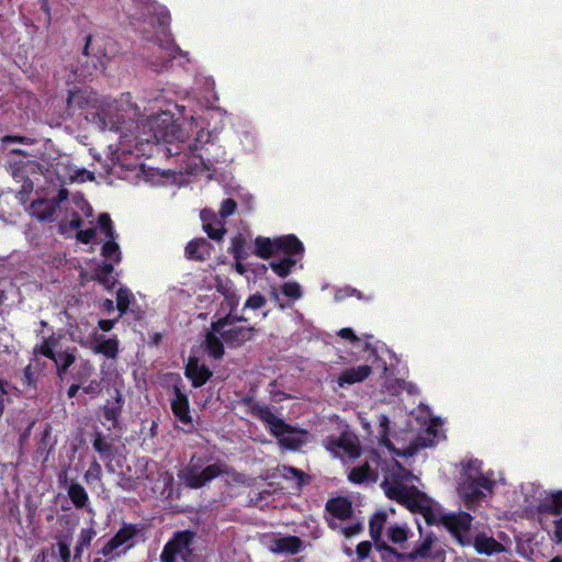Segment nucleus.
<instances>
[{
	"label": "nucleus",
	"mask_w": 562,
	"mask_h": 562,
	"mask_svg": "<svg viewBox=\"0 0 562 562\" xmlns=\"http://www.w3.org/2000/svg\"><path fill=\"white\" fill-rule=\"evenodd\" d=\"M440 522L447 528L452 537L464 546L465 535L469 532L472 525V516L467 512H459L456 514H446L440 518Z\"/></svg>",
	"instance_id": "423d86ee"
},
{
	"label": "nucleus",
	"mask_w": 562,
	"mask_h": 562,
	"mask_svg": "<svg viewBox=\"0 0 562 562\" xmlns=\"http://www.w3.org/2000/svg\"><path fill=\"white\" fill-rule=\"evenodd\" d=\"M428 506H430L429 501L424 496L416 495L407 498V507L412 513L422 515Z\"/></svg>",
	"instance_id": "c03bdc74"
},
{
	"label": "nucleus",
	"mask_w": 562,
	"mask_h": 562,
	"mask_svg": "<svg viewBox=\"0 0 562 562\" xmlns=\"http://www.w3.org/2000/svg\"><path fill=\"white\" fill-rule=\"evenodd\" d=\"M52 361H54V363L56 364L57 375L59 378H63V375L76 361V348H74L72 350L57 352V355Z\"/></svg>",
	"instance_id": "5701e85b"
},
{
	"label": "nucleus",
	"mask_w": 562,
	"mask_h": 562,
	"mask_svg": "<svg viewBox=\"0 0 562 562\" xmlns=\"http://www.w3.org/2000/svg\"><path fill=\"white\" fill-rule=\"evenodd\" d=\"M281 292L290 297V299H293V300H299L303 293H302V290H301V285L295 282V281H292V282H285L282 286H281Z\"/></svg>",
	"instance_id": "49530a36"
},
{
	"label": "nucleus",
	"mask_w": 562,
	"mask_h": 562,
	"mask_svg": "<svg viewBox=\"0 0 562 562\" xmlns=\"http://www.w3.org/2000/svg\"><path fill=\"white\" fill-rule=\"evenodd\" d=\"M362 531H363V525H362V522H359V521L355 522L350 526L344 527L341 529V532L346 538H351L353 536L361 533Z\"/></svg>",
	"instance_id": "4d7b16f0"
},
{
	"label": "nucleus",
	"mask_w": 562,
	"mask_h": 562,
	"mask_svg": "<svg viewBox=\"0 0 562 562\" xmlns=\"http://www.w3.org/2000/svg\"><path fill=\"white\" fill-rule=\"evenodd\" d=\"M276 255L283 254L284 257L302 258L304 254L303 243L293 234L274 238Z\"/></svg>",
	"instance_id": "1a4fd4ad"
},
{
	"label": "nucleus",
	"mask_w": 562,
	"mask_h": 562,
	"mask_svg": "<svg viewBox=\"0 0 562 562\" xmlns=\"http://www.w3.org/2000/svg\"><path fill=\"white\" fill-rule=\"evenodd\" d=\"M120 546L111 538L99 551L103 557H110Z\"/></svg>",
	"instance_id": "052dcab7"
},
{
	"label": "nucleus",
	"mask_w": 562,
	"mask_h": 562,
	"mask_svg": "<svg viewBox=\"0 0 562 562\" xmlns=\"http://www.w3.org/2000/svg\"><path fill=\"white\" fill-rule=\"evenodd\" d=\"M432 542H434L432 535L426 536V538L419 546H417L412 552L407 553V559L415 560L417 558L429 557V552H430Z\"/></svg>",
	"instance_id": "58836bf2"
},
{
	"label": "nucleus",
	"mask_w": 562,
	"mask_h": 562,
	"mask_svg": "<svg viewBox=\"0 0 562 562\" xmlns=\"http://www.w3.org/2000/svg\"><path fill=\"white\" fill-rule=\"evenodd\" d=\"M92 447L101 456V459L109 460L106 469L109 472H113L114 470L111 465V461L114 457V447L109 440H106L102 431H95L93 434Z\"/></svg>",
	"instance_id": "dca6fc26"
},
{
	"label": "nucleus",
	"mask_w": 562,
	"mask_h": 562,
	"mask_svg": "<svg viewBox=\"0 0 562 562\" xmlns=\"http://www.w3.org/2000/svg\"><path fill=\"white\" fill-rule=\"evenodd\" d=\"M201 221L203 223V225H206L207 223H211V222H214L216 223V221H220L217 218V215L212 211V210H203L201 212Z\"/></svg>",
	"instance_id": "680f3d73"
},
{
	"label": "nucleus",
	"mask_w": 562,
	"mask_h": 562,
	"mask_svg": "<svg viewBox=\"0 0 562 562\" xmlns=\"http://www.w3.org/2000/svg\"><path fill=\"white\" fill-rule=\"evenodd\" d=\"M371 550H372V543L370 541L366 540V541L359 542L356 548V553H357L358 560H360V561L366 560L369 557Z\"/></svg>",
	"instance_id": "5fc2aeb1"
},
{
	"label": "nucleus",
	"mask_w": 562,
	"mask_h": 562,
	"mask_svg": "<svg viewBox=\"0 0 562 562\" xmlns=\"http://www.w3.org/2000/svg\"><path fill=\"white\" fill-rule=\"evenodd\" d=\"M102 390H103L102 382H101V380H97V379L90 380L87 385L82 386V392L85 394H89L93 397L100 395Z\"/></svg>",
	"instance_id": "603ef678"
},
{
	"label": "nucleus",
	"mask_w": 562,
	"mask_h": 562,
	"mask_svg": "<svg viewBox=\"0 0 562 562\" xmlns=\"http://www.w3.org/2000/svg\"><path fill=\"white\" fill-rule=\"evenodd\" d=\"M387 520V514L384 510L375 512L369 520V533L374 544L382 540V532Z\"/></svg>",
	"instance_id": "aec40b11"
},
{
	"label": "nucleus",
	"mask_w": 562,
	"mask_h": 562,
	"mask_svg": "<svg viewBox=\"0 0 562 562\" xmlns=\"http://www.w3.org/2000/svg\"><path fill=\"white\" fill-rule=\"evenodd\" d=\"M56 345L57 339L54 338L53 336H49L47 338H44L41 345L34 348V352L53 360L57 355V352H55L54 350Z\"/></svg>",
	"instance_id": "c9c22d12"
},
{
	"label": "nucleus",
	"mask_w": 562,
	"mask_h": 562,
	"mask_svg": "<svg viewBox=\"0 0 562 562\" xmlns=\"http://www.w3.org/2000/svg\"><path fill=\"white\" fill-rule=\"evenodd\" d=\"M422 515L428 526L437 525L438 522H440V519H438L437 514L432 509L431 505L428 506V508L425 509V512Z\"/></svg>",
	"instance_id": "13d9d810"
},
{
	"label": "nucleus",
	"mask_w": 562,
	"mask_h": 562,
	"mask_svg": "<svg viewBox=\"0 0 562 562\" xmlns=\"http://www.w3.org/2000/svg\"><path fill=\"white\" fill-rule=\"evenodd\" d=\"M120 546L111 538L99 551L103 557H110Z\"/></svg>",
	"instance_id": "bf43d9fd"
},
{
	"label": "nucleus",
	"mask_w": 562,
	"mask_h": 562,
	"mask_svg": "<svg viewBox=\"0 0 562 562\" xmlns=\"http://www.w3.org/2000/svg\"><path fill=\"white\" fill-rule=\"evenodd\" d=\"M300 258L283 257L269 263L272 271L280 278H286L299 262Z\"/></svg>",
	"instance_id": "c85d7f7f"
},
{
	"label": "nucleus",
	"mask_w": 562,
	"mask_h": 562,
	"mask_svg": "<svg viewBox=\"0 0 562 562\" xmlns=\"http://www.w3.org/2000/svg\"><path fill=\"white\" fill-rule=\"evenodd\" d=\"M379 427H380V434H379L380 445L387 448L389 450H394V446L389 438L390 419L386 415L381 414L379 416Z\"/></svg>",
	"instance_id": "72a5a7b5"
},
{
	"label": "nucleus",
	"mask_w": 562,
	"mask_h": 562,
	"mask_svg": "<svg viewBox=\"0 0 562 562\" xmlns=\"http://www.w3.org/2000/svg\"><path fill=\"white\" fill-rule=\"evenodd\" d=\"M217 333L225 345L231 349H237L243 347L246 342L251 341L258 329L255 326H228L221 330H213Z\"/></svg>",
	"instance_id": "39448f33"
},
{
	"label": "nucleus",
	"mask_w": 562,
	"mask_h": 562,
	"mask_svg": "<svg viewBox=\"0 0 562 562\" xmlns=\"http://www.w3.org/2000/svg\"><path fill=\"white\" fill-rule=\"evenodd\" d=\"M303 548V542L297 536L276 538L271 544V551L276 553L296 554Z\"/></svg>",
	"instance_id": "2eb2a0df"
},
{
	"label": "nucleus",
	"mask_w": 562,
	"mask_h": 562,
	"mask_svg": "<svg viewBox=\"0 0 562 562\" xmlns=\"http://www.w3.org/2000/svg\"><path fill=\"white\" fill-rule=\"evenodd\" d=\"M266 303H267V300H266L265 295H262L261 293L257 292L255 294H251L246 300L243 310H246V308L259 310V308L263 307L266 305Z\"/></svg>",
	"instance_id": "09e8293b"
},
{
	"label": "nucleus",
	"mask_w": 562,
	"mask_h": 562,
	"mask_svg": "<svg viewBox=\"0 0 562 562\" xmlns=\"http://www.w3.org/2000/svg\"><path fill=\"white\" fill-rule=\"evenodd\" d=\"M57 548H58V557L61 562H75L74 559L71 560V550L70 544L65 539H59L57 541Z\"/></svg>",
	"instance_id": "8fccbe9b"
},
{
	"label": "nucleus",
	"mask_w": 562,
	"mask_h": 562,
	"mask_svg": "<svg viewBox=\"0 0 562 562\" xmlns=\"http://www.w3.org/2000/svg\"><path fill=\"white\" fill-rule=\"evenodd\" d=\"M246 238L243 234H237L232 238L228 252L236 262H241L248 258L249 252L246 248Z\"/></svg>",
	"instance_id": "393cba45"
},
{
	"label": "nucleus",
	"mask_w": 562,
	"mask_h": 562,
	"mask_svg": "<svg viewBox=\"0 0 562 562\" xmlns=\"http://www.w3.org/2000/svg\"><path fill=\"white\" fill-rule=\"evenodd\" d=\"M98 224L105 238H115L113 222L108 213H101L98 217Z\"/></svg>",
	"instance_id": "37998d69"
},
{
	"label": "nucleus",
	"mask_w": 562,
	"mask_h": 562,
	"mask_svg": "<svg viewBox=\"0 0 562 562\" xmlns=\"http://www.w3.org/2000/svg\"><path fill=\"white\" fill-rule=\"evenodd\" d=\"M474 549L480 554L492 555L501 553L505 550L504 546L495 540L493 537H487L484 533H479L474 539Z\"/></svg>",
	"instance_id": "f3484780"
},
{
	"label": "nucleus",
	"mask_w": 562,
	"mask_h": 562,
	"mask_svg": "<svg viewBox=\"0 0 562 562\" xmlns=\"http://www.w3.org/2000/svg\"><path fill=\"white\" fill-rule=\"evenodd\" d=\"M338 335L344 339H348L350 341H358V337L356 336L355 331L349 327L341 328L338 331Z\"/></svg>",
	"instance_id": "0e129e2a"
},
{
	"label": "nucleus",
	"mask_w": 562,
	"mask_h": 562,
	"mask_svg": "<svg viewBox=\"0 0 562 562\" xmlns=\"http://www.w3.org/2000/svg\"><path fill=\"white\" fill-rule=\"evenodd\" d=\"M247 322V318L243 315H238L237 313H234L233 310L229 311L228 314H226L223 317H220L216 321H213L211 323L212 330H221L224 327L228 326H237V323H245Z\"/></svg>",
	"instance_id": "c756f323"
},
{
	"label": "nucleus",
	"mask_w": 562,
	"mask_h": 562,
	"mask_svg": "<svg viewBox=\"0 0 562 562\" xmlns=\"http://www.w3.org/2000/svg\"><path fill=\"white\" fill-rule=\"evenodd\" d=\"M372 373V368L368 364H362L344 370L337 376V384L340 387L351 385L364 381Z\"/></svg>",
	"instance_id": "f8f14e48"
},
{
	"label": "nucleus",
	"mask_w": 562,
	"mask_h": 562,
	"mask_svg": "<svg viewBox=\"0 0 562 562\" xmlns=\"http://www.w3.org/2000/svg\"><path fill=\"white\" fill-rule=\"evenodd\" d=\"M212 248V244L205 238H194L187 244L184 256L188 260L204 261L210 257Z\"/></svg>",
	"instance_id": "9b49d317"
},
{
	"label": "nucleus",
	"mask_w": 562,
	"mask_h": 562,
	"mask_svg": "<svg viewBox=\"0 0 562 562\" xmlns=\"http://www.w3.org/2000/svg\"><path fill=\"white\" fill-rule=\"evenodd\" d=\"M113 271L114 267L111 262L102 261L93 268L90 279L99 282L106 290H112L117 283L116 278L113 277Z\"/></svg>",
	"instance_id": "4468645a"
},
{
	"label": "nucleus",
	"mask_w": 562,
	"mask_h": 562,
	"mask_svg": "<svg viewBox=\"0 0 562 562\" xmlns=\"http://www.w3.org/2000/svg\"><path fill=\"white\" fill-rule=\"evenodd\" d=\"M195 536L191 530L175 532L162 548L160 562H176L178 555L183 562H191Z\"/></svg>",
	"instance_id": "7ed1b4c3"
},
{
	"label": "nucleus",
	"mask_w": 562,
	"mask_h": 562,
	"mask_svg": "<svg viewBox=\"0 0 562 562\" xmlns=\"http://www.w3.org/2000/svg\"><path fill=\"white\" fill-rule=\"evenodd\" d=\"M95 237V228H87V229H79L76 234V238L81 244L88 245L90 244Z\"/></svg>",
	"instance_id": "864d4df0"
},
{
	"label": "nucleus",
	"mask_w": 562,
	"mask_h": 562,
	"mask_svg": "<svg viewBox=\"0 0 562 562\" xmlns=\"http://www.w3.org/2000/svg\"><path fill=\"white\" fill-rule=\"evenodd\" d=\"M205 350L210 357L221 360L225 353V342L217 333L212 329L205 336Z\"/></svg>",
	"instance_id": "6ab92c4d"
},
{
	"label": "nucleus",
	"mask_w": 562,
	"mask_h": 562,
	"mask_svg": "<svg viewBox=\"0 0 562 562\" xmlns=\"http://www.w3.org/2000/svg\"><path fill=\"white\" fill-rule=\"evenodd\" d=\"M284 477H294L299 488L310 483L311 477L300 469L293 467H284Z\"/></svg>",
	"instance_id": "a19ab883"
},
{
	"label": "nucleus",
	"mask_w": 562,
	"mask_h": 562,
	"mask_svg": "<svg viewBox=\"0 0 562 562\" xmlns=\"http://www.w3.org/2000/svg\"><path fill=\"white\" fill-rule=\"evenodd\" d=\"M95 535L97 531L93 528H82L80 530L79 538L75 546L74 561L80 562L83 550L90 547L91 541L95 537Z\"/></svg>",
	"instance_id": "a878e982"
},
{
	"label": "nucleus",
	"mask_w": 562,
	"mask_h": 562,
	"mask_svg": "<svg viewBox=\"0 0 562 562\" xmlns=\"http://www.w3.org/2000/svg\"><path fill=\"white\" fill-rule=\"evenodd\" d=\"M67 493L69 499L71 501L72 505L76 508L81 509L87 506L89 502V496L81 484L77 482H71L67 490Z\"/></svg>",
	"instance_id": "b1692460"
},
{
	"label": "nucleus",
	"mask_w": 562,
	"mask_h": 562,
	"mask_svg": "<svg viewBox=\"0 0 562 562\" xmlns=\"http://www.w3.org/2000/svg\"><path fill=\"white\" fill-rule=\"evenodd\" d=\"M93 371V367L89 361H85L81 363L80 369L78 372L74 375V378L79 381L80 384L86 382L88 378L91 375Z\"/></svg>",
	"instance_id": "3c124183"
},
{
	"label": "nucleus",
	"mask_w": 562,
	"mask_h": 562,
	"mask_svg": "<svg viewBox=\"0 0 562 562\" xmlns=\"http://www.w3.org/2000/svg\"><path fill=\"white\" fill-rule=\"evenodd\" d=\"M132 299V293L127 289H119L116 292V308L120 312V315H123L127 312L130 307Z\"/></svg>",
	"instance_id": "79ce46f5"
},
{
	"label": "nucleus",
	"mask_w": 562,
	"mask_h": 562,
	"mask_svg": "<svg viewBox=\"0 0 562 562\" xmlns=\"http://www.w3.org/2000/svg\"><path fill=\"white\" fill-rule=\"evenodd\" d=\"M30 214L37 221L43 223H50L55 221L57 212V202H52L48 199H38L31 203Z\"/></svg>",
	"instance_id": "9d476101"
},
{
	"label": "nucleus",
	"mask_w": 562,
	"mask_h": 562,
	"mask_svg": "<svg viewBox=\"0 0 562 562\" xmlns=\"http://www.w3.org/2000/svg\"><path fill=\"white\" fill-rule=\"evenodd\" d=\"M408 528L402 525H391L387 528V538L391 542L400 544L408 539Z\"/></svg>",
	"instance_id": "e433bc0d"
},
{
	"label": "nucleus",
	"mask_w": 562,
	"mask_h": 562,
	"mask_svg": "<svg viewBox=\"0 0 562 562\" xmlns=\"http://www.w3.org/2000/svg\"><path fill=\"white\" fill-rule=\"evenodd\" d=\"M555 542H562V517L554 522L553 538Z\"/></svg>",
	"instance_id": "69168bd1"
},
{
	"label": "nucleus",
	"mask_w": 562,
	"mask_h": 562,
	"mask_svg": "<svg viewBox=\"0 0 562 562\" xmlns=\"http://www.w3.org/2000/svg\"><path fill=\"white\" fill-rule=\"evenodd\" d=\"M92 350L94 353H101L109 359H115L119 355V339L116 337L102 339Z\"/></svg>",
	"instance_id": "bb28decb"
},
{
	"label": "nucleus",
	"mask_w": 562,
	"mask_h": 562,
	"mask_svg": "<svg viewBox=\"0 0 562 562\" xmlns=\"http://www.w3.org/2000/svg\"><path fill=\"white\" fill-rule=\"evenodd\" d=\"M173 396L170 401V408L175 417L183 425L190 426L187 432H191L193 428V420L190 411V402L188 395L182 392L178 384L172 387Z\"/></svg>",
	"instance_id": "0eeeda50"
},
{
	"label": "nucleus",
	"mask_w": 562,
	"mask_h": 562,
	"mask_svg": "<svg viewBox=\"0 0 562 562\" xmlns=\"http://www.w3.org/2000/svg\"><path fill=\"white\" fill-rule=\"evenodd\" d=\"M325 508L333 517L339 520H347L353 514L351 502L344 496L329 498L326 502Z\"/></svg>",
	"instance_id": "ddd939ff"
},
{
	"label": "nucleus",
	"mask_w": 562,
	"mask_h": 562,
	"mask_svg": "<svg viewBox=\"0 0 562 562\" xmlns=\"http://www.w3.org/2000/svg\"><path fill=\"white\" fill-rule=\"evenodd\" d=\"M492 485V481L483 475H479L477 477L468 475L459 484L458 492L465 505L470 506L472 503L484 497L482 490H491Z\"/></svg>",
	"instance_id": "20e7f679"
},
{
	"label": "nucleus",
	"mask_w": 562,
	"mask_h": 562,
	"mask_svg": "<svg viewBox=\"0 0 562 562\" xmlns=\"http://www.w3.org/2000/svg\"><path fill=\"white\" fill-rule=\"evenodd\" d=\"M203 231L213 240H222L226 233L225 224L222 221H216V223L211 222L203 225Z\"/></svg>",
	"instance_id": "ea45409f"
},
{
	"label": "nucleus",
	"mask_w": 562,
	"mask_h": 562,
	"mask_svg": "<svg viewBox=\"0 0 562 562\" xmlns=\"http://www.w3.org/2000/svg\"><path fill=\"white\" fill-rule=\"evenodd\" d=\"M123 404H124V400H123L121 392L119 390H115L114 402L111 403L110 401H108V403L103 406V417L108 422H112L114 427L116 426V424L119 422V417L122 413Z\"/></svg>",
	"instance_id": "412c9836"
},
{
	"label": "nucleus",
	"mask_w": 562,
	"mask_h": 562,
	"mask_svg": "<svg viewBox=\"0 0 562 562\" xmlns=\"http://www.w3.org/2000/svg\"><path fill=\"white\" fill-rule=\"evenodd\" d=\"M295 429L292 427V430L290 432H282L280 436H276L279 439V442L282 447L289 449V450H296L299 449L303 440L294 435Z\"/></svg>",
	"instance_id": "4c0bfd02"
},
{
	"label": "nucleus",
	"mask_w": 562,
	"mask_h": 562,
	"mask_svg": "<svg viewBox=\"0 0 562 562\" xmlns=\"http://www.w3.org/2000/svg\"><path fill=\"white\" fill-rule=\"evenodd\" d=\"M387 496L390 498H394V499L404 498V487L403 486L391 487L387 492Z\"/></svg>",
	"instance_id": "338daca9"
},
{
	"label": "nucleus",
	"mask_w": 562,
	"mask_h": 562,
	"mask_svg": "<svg viewBox=\"0 0 562 562\" xmlns=\"http://www.w3.org/2000/svg\"><path fill=\"white\" fill-rule=\"evenodd\" d=\"M115 322V319H100L98 326L102 331L106 333L114 327Z\"/></svg>",
	"instance_id": "774afa93"
},
{
	"label": "nucleus",
	"mask_w": 562,
	"mask_h": 562,
	"mask_svg": "<svg viewBox=\"0 0 562 562\" xmlns=\"http://www.w3.org/2000/svg\"><path fill=\"white\" fill-rule=\"evenodd\" d=\"M336 446L342 449L350 458L360 456V446L348 435L342 434L336 441Z\"/></svg>",
	"instance_id": "2f4dec72"
},
{
	"label": "nucleus",
	"mask_w": 562,
	"mask_h": 562,
	"mask_svg": "<svg viewBox=\"0 0 562 562\" xmlns=\"http://www.w3.org/2000/svg\"><path fill=\"white\" fill-rule=\"evenodd\" d=\"M82 94L80 91H69V94H68V98H67V103H68V106L69 108H79V109H83L85 108V102L82 100Z\"/></svg>",
	"instance_id": "6e6d98bb"
},
{
	"label": "nucleus",
	"mask_w": 562,
	"mask_h": 562,
	"mask_svg": "<svg viewBox=\"0 0 562 562\" xmlns=\"http://www.w3.org/2000/svg\"><path fill=\"white\" fill-rule=\"evenodd\" d=\"M101 255L106 259L113 260L115 263L121 261V250L119 244L115 241V238H106V241L101 248Z\"/></svg>",
	"instance_id": "473e14b6"
},
{
	"label": "nucleus",
	"mask_w": 562,
	"mask_h": 562,
	"mask_svg": "<svg viewBox=\"0 0 562 562\" xmlns=\"http://www.w3.org/2000/svg\"><path fill=\"white\" fill-rule=\"evenodd\" d=\"M82 224H83V221H82L81 216L77 212H74L72 218L68 223L69 229H71V231L78 229L79 231V228L82 226Z\"/></svg>",
	"instance_id": "e2e57ef3"
},
{
	"label": "nucleus",
	"mask_w": 562,
	"mask_h": 562,
	"mask_svg": "<svg viewBox=\"0 0 562 562\" xmlns=\"http://www.w3.org/2000/svg\"><path fill=\"white\" fill-rule=\"evenodd\" d=\"M83 477L88 484H92L94 482L101 481V479H102L101 464L97 460H93L90 463L89 469L86 471Z\"/></svg>",
	"instance_id": "a18cd8bd"
},
{
	"label": "nucleus",
	"mask_w": 562,
	"mask_h": 562,
	"mask_svg": "<svg viewBox=\"0 0 562 562\" xmlns=\"http://www.w3.org/2000/svg\"><path fill=\"white\" fill-rule=\"evenodd\" d=\"M184 374L191 381L192 386L198 389L211 379L213 372L204 363L201 364L196 357H189Z\"/></svg>",
	"instance_id": "6e6552de"
},
{
	"label": "nucleus",
	"mask_w": 562,
	"mask_h": 562,
	"mask_svg": "<svg viewBox=\"0 0 562 562\" xmlns=\"http://www.w3.org/2000/svg\"><path fill=\"white\" fill-rule=\"evenodd\" d=\"M538 510L542 514L559 516L562 514V490L553 493L547 502L539 505Z\"/></svg>",
	"instance_id": "cd10ccee"
},
{
	"label": "nucleus",
	"mask_w": 562,
	"mask_h": 562,
	"mask_svg": "<svg viewBox=\"0 0 562 562\" xmlns=\"http://www.w3.org/2000/svg\"><path fill=\"white\" fill-rule=\"evenodd\" d=\"M239 404L247 408V413L261 420L268 427L273 436H280L282 432H290L292 426L282 418L277 417L267 405H260L255 402L254 395L246 394L239 401Z\"/></svg>",
	"instance_id": "f03ea898"
},
{
	"label": "nucleus",
	"mask_w": 562,
	"mask_h": 562,
	"mask_svg": "<svg viewBox=\"0 0 562 562\" xmlns=\"http://www.w3.org/2000/svg\"><path fill=\"white\" fill-rule=\"evenodd\" d=\"M194 458L195 456H193L190 463L178 473V477L186 487L191 490L202 488L222 474L229 475L234 482H243V474L236 472L226 463L216 462L200 470V465L193 463Z\"/></svg>",
	"instance_id": "f257e3e1"
},
{
	"label": "nucleus",
	"mask_w": 562,
	"mask_h": 562,
	"mask_svg": "<svg viewBox=\"0 0 562 562\" xmlns=\"http://www.w3.org/2000/svg\"><path fill=\"white\" fill-rule=\"evenodd\" d=\"M375 549L380 552L381 559L384 562H393V560L407 559V554L400 553L395 548L387 544L385 541H381L374 544Z\"/></svg>",
	"instance_id": "7c9ffc66"
},
{
	"label": "nucleus",
	"mask_w": 562,
	"mask_h": 562,
	"mask_svg": "<svg viewBox=\"0 0 562 562\" xmlns=\"http://www.w3.org/2000/svg\"><path fill=\"white\" fill-rule=\"evenodd\" d=\"M138 533L136 525L128 524L120 528L112 539L121 547Z\"/></svg>",
	"instance_id": "f704fd0d"
},
{
	"label": "nucleus",
	"mask_w": 562,
	"mask_h": 562,
	"mask_svg": "<svg viewBox=\"0 0 562 562\" xmlns=\"http://www.w3.org/2000/svg\"><path fill=\"white\" fill-rule=\"evenodd\" d=\"M348 480L353 484H363L367 482H375L378 480V473L373 470L369 462H364L359 467H353L348 473Z\"/></svg>",
	"instance_id": "a211bd4d"
},
{
	"label": "nucleus",
	"mask_w": 562,
	"mask_h": 562,
	"mask_svg": "<svg viewBox=\"0 0 562 562\" xmlns=\"http://www.w3.org/2000/svg\"><path fill=\"white\" fill-rule=\"evenodd\" d=\"M236 209H237V203L234 199H232V198L224 199L221 203L218 215L221 218L225 220V218L232 216L236 212Z\"/></svg>",
	"instance_id": "de8ad7c7"
},
{
	"label": "nucleus",
	"mask_w": 562,
	"mask_h": 562,
	"mask_svg": "<svg viewBox=\"0 0 562 562\" xmlns=\"http://www.w3.org/2000/svg\"><path fill=\"white\" fill-rule=\"evenodd\" d=\"M254 255L260 259H269L276 255L274 238L257 236L254 241Z\"/></svg>",
	"instance_id": "4be33fe9"
}]
</instances>
